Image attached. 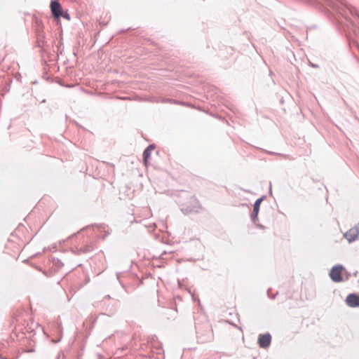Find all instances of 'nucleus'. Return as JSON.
I'll return each mask as SVG.
<instances>
[{
    "mask_svg": "<svg viewBox=\"0 0 359 359\" xmlns=\"http://www.w3.org/2000/svg\"><path fill=\"white\" fill-rule=\"evenodd\" d=\"M345 271V267L342 264H336L333 266L329 273L330 279L334 283H341L344 281V278L341 273Z\"/></svg>",
    "mask_w": 359,
    "mask_h": 359,
    "instance_id": "nucleus-1",
    "label": "nucleus"
},
{
    "mask_svg": "<svg viewBox=\"0 0 359 359\" xmlns=\"http://www.w3.org/2000/svg\"><path fill=\"white\" fill-rule=\"evenodd\" d=\"M266 196L263 195L258 198L253 204V210L250 214V218L253 224H256L258 222V215L260 210V205L262 202L265 199Z\"/></svg>",
    "mask_w": 359,
    "mask_h": 359,
    "instance_id": "nucleus-2",
    "label": "nucleus"
},
{
    "mask_svg": "<svg viewBox=\"0 0 359 359\" xmlns=\"http://www.w3.org/2000/svg\"><path fill=\"white\" fill-rule=\"evenodd\" d=\"M359 236V223L356 224L353 227L344 233V237L351 243L356 241Z\"/></svg>",
    "mask_w": 359,
    "mask_h": 359,
    "instance_id": "nucleus-3",
    "label": "nucleus"
},
{
    "mask_svg": "<svg viewBox=\"0 0 359 359\" xmlns=\"http://www.w3.org/2000/svg\"><path fill=\"white\" fill-rule=\"evenodd\" d=\"M272 337L269 332L261 334L258 337L257 344L262 348H267L271 344Z\"/></svg>",
    "mask_w": 359,
    "mask_h": 359,
    "instance_id": "nucleus-4",
    "label": "nucleus"
},
{
    "mask_svg": "<svg viewBox=\"0 0 359 359\" xmlns=\"http://www.w3.org/2000/svg\"><path fill=\"white\" fill-rule=\"evenodd\" d=\"M345 302L349 307H359V294L357 293H350L346 296Z\"/></svg>",
    "mask_w": 359,
    "mask_h": 359,
    "instance_id": "nucleus-5",
    "label": "nucleus"
},
{
    "mask_svg": "<svg viewBox=\"0 0 359 359\" xmlns=\"http://www.w3.org/2000/svg\"><path fill=\"white\" fill-rule=\"evenodd\" d=\"M50 9L53 15L59 18L62 15V9L61 5L56 1H52L50 3Z\"/></svg>",
    "mask_w": 359,
    "mask_h": 359,
    "instance_id": "nucleus-6",
    "label": "nucleus"
},
{
    "mask_svg": "<svg viewBox=\"0 0 359 359\" xmlns=\"http://www.w3.org/2000/svg\"><path fill=\"white\" fill-rule=\"evenodd\" d=\"M346 20L348 23V25H347V27L348 28L351 30L355 35H358L359 34V25H358V23L349 18H346Z\"/></svg>",
    "mask_w": 359,
    "mask_h": 359,
    "instance_id": "nucleus-7",
    "label": "nucleus"
},
{
    "mask_svg": "<svg viewBox=\"0 0 359 359\" xmlns=\"http://www.w3.org/2000/svg\"><path fill=\"white\" fill-rule=\"evenodd\" d=\"M154 149L152 146L148 147L143 153V158L144 163L147 165V162L150 158L151 151Z\"/></svg>",
    "mask_w": 359,
    "mask_h": 359,
    "instance_id": "nucleus-8",
    "label": "nucleus"
},
{
    "mask_svg": "<svg viewBox=\"0 0 359 359\" xmlns=\"http://www.w3.org/2000/svg\"><path fill=\"white\" fill-rule=\"evenodd\" d=\"M271 288H270V287H269V288L267 290V292H266V293H267V296H268V297H269V299H274L276 298V297L278 295V292H276L274 294H271Z\"/></svg>",
    "mask_w": 359,
    "mask_h": 359,
    "instance_id": "nucleus-9",
    "label": "nucleus"
},
{
    "mask_svg": "<svg viewBox=\"0 0 359 359\" xmlns=\"http://www.w3.org/2000/svg\"><path fill=\"white\" fill-rule=\"evenodd\" d=\"M345 272V277L344 278V281H347L351 277L352 274L347 271L346 269L344 271Z\"/></svg>",
    "mask_w": 359,
    "mask_h": 359,
    "instance_id": "nucleus-10",
    "label": "nucleus"
},
{
    "mask_svg": "<svg viewBox=\"0 0 359 359\" xmlns=\"http://www.w3.org/2000/svg\"><path fill=\"white\" fill-rule=\"evenodd\" d=\"M225 323H229V324H230V325H233V326H234V327H238L239 330H241V327H238L236 324H234L232 321H231V320H229V319H226Z\"/></svg>",
    "mask_w": 359,
    "mask_h": 359,
    "instance_id": "nucleus-11",
    "label": "nucleus"
},
{
    "mask_svg": "<svg viewBox=\"0 0 359 359\" xmlns=\"http://www.w3.org/2000/svg\"><path fill=\"white\" fill-rule=\"evenodd\" d=\"M353 44L358 49H359V43L355 40H352L350 41V44Z\"/></svg>",
    "mask_w": 359,
    "mask_h": 359,
    "instance_id": "nucleus-12",
    "label": "nucleus"
},
{
    "mask_svg": "<svg viewBox=\"0 0 359 359\" xmlns=\"http://www.w3.org/2000/svg\"><path fill=\"white\" fill-rule=\"evenodd\" d=\"M309 65L313 68H319V65L317 64L312 63L309 62Z\"/></svg>",
    "mask_w": 359,
    "mask_h": 359,
    "instance_id": "nucleus-13",
    "label": "nucleus"
},
{
    "mask_svg": "<svg viewBox=\"0 0 359 359\" xmlns=\"http://www.w3.org/2000/svg\"><path fill=\"white\" fill-rule=\"evenodd\" d=\"M255 224L258 228H259L260 229H265V226H263V225H262V224H257V223L256 222V224Z\"/></svg>",
    "mask_w": 359,
    "mask_h": 359,
    "instance_id": "nucleus-14",
    "label": "nucleus"
},
{
    "mask_svg": "<svg viewBox=\"0 0 359 359\" xmlns=\"http://www.w3.org/2000/svg\"><path fill=\"white\" fill-rule=\"evenodd\" d=\"M352 276H354V277H357V276H358V271H355V272H353V274H352Z\"/></svg>",
    "mask_w": 359,
    "mask_h": 359,
    "instance_id": "nucleus-15",
    "label": "nucleus"
},
{
    "mask_svg": "<svg viewBox=\"0 0 359 359\" xmlns=\"http://www.w3.org/2000/svg\"><path fill=\"white\" fill-rule=\"evenodd\" d=\"M241 205L243 206V207L244 206L249 207L247 203H242Z\"/></svg>",
    "mask_w": 359,
    "mask_h": 359,
    "instance_id": "nucleus-16",
    "label": "nucleus"
}]
</instances>
